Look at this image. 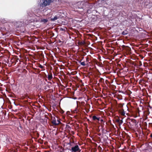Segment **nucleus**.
Here are the masks:
<instances>
[{"mask_svg":"<svg viewBox=\"0 0 152 152\" xmlns=\"http://www.w3.org/2000/svg\"><path fill=\"white\" fill-rule=\"evenodd\" d=\"M72 146L70 151L71 152H80L81 150L80 148L79 145L76 144L75 145L73 146L71 145Z\"/></svg>","mask_w":152,"mask_h":152,"instance_id":"nucleus-1","label":"nucleus"},{"mask_svg":"<svg viewBox=\"0 0 152 152\" xmlns=\"http://www.w3.org/2000/svg\"><path fill=\"white\" fill-rule=\"evenodd\" d=\"M53 0H44L40 4V6L42 7H44L47 5H49L52 2H53Z\"/></svg>","mask_w":152,"mask_h":152,"instance_id":"nucleus-2","label":"nucleus"},{"mask_svg":"<svg viewBox=\"0 0 152 152\" xmlns=\"http://www.w3.org/2000/svg\"><path fill=\"white\" fill-rule=\"evenodd\" d=\"M130 121L129 123L130 125L134 126L136 125V121L135 119H131L130 120Z\"/></svg>","mask_w":152,"mask_h":152,"instance_id":"nucleus-3","label":"nucleus"},{"mask_svg":"<svg viewBox=\"0 0 152 152\" xmlns=\"http://www.w3.org/2000/svg\"><path fill=\"white\" fill-rule=\"evenodd\" d=\"M23 23L22 22H17L15 24V25L16 27L18 28H21V27L22 28L23 27Z\"/></svg>","mask_w":152,"mask_h":152,"instance_id":"nucleus-4","label":"nucleus"},{"mask_svg":"<svg viewBox=\"0 0 152 152\" xmlns=\"http://www.w3.org/2000/svg\"><path fill=\"white\" fill-rule=\"evenodd\" d=\"M118 112L121 115L123 116L125 115V113L126 112L124 111V109L122 108L119 109L118 110Z\"/></svg>","mask_w":152,"mask_h":152,"instance_id":"nucleus-5","label":"nucleus"},{"mask_svg":"<svg viewBox=\"0 0 152 152\" xmlns=\"http://www.w3.org/2000/svg\"><path fill=\"white\" fill-rule=\"evenodd\" d=\"M51 123L53 124L54 126H57L58 125V123H57L56 121V120L55 117L52 118Z\"/></svg>","mask_w":152,"mask_h":152,"instance_id":"nucleus-6","label":"nucleus"},{"mask_svg":"<svg viewBox=\"0 0 152 152\" xmlns=\"http://www.w3.org/2000/svg\"><path fill=\"white\" fill-rule=\"evenodd\" d=\"M123 118H119L118 119H116V122H117L120 125L122 124L123 123V121H122Z\"/></svg>","mask_w":152,"mask_h":152,"instance_id":"nucleus-7","label":"nucleus"},{"mask_svg":"<svg viewBox=\"0 0 152 152\" xmlns=\"http://www.w3.org/2000/svg\"><path fill=\"white\" fill-rule=\"evenodd\" d=\"M78 9H80L81 10L80 11L81 12H83V13H85V12H87V13H88V11H89L88 10H84L83 9L84 8L83 7H82V6H81L80 7H79V6H78Z\"/></svg>","mask_w":152,"mask_h":152,"instance_id":"nucleus-8","label":"nucleus"},{"mask_svg":"<svg viewBox=\"0 0 152 152\" xmlns=\"http://www.w3.org/2000/svg\"><path fill=\"white\" fill-rule=\"evenodd\" d=\"M100 118L99 117H96V116L94 115L92 117V119L93 120L96 121L97 120L98 121H100Z\"/></svg>","mask_w":152,"mask_h":152,"instance_id":"nucleus-9","label":"nucleus"},{"mask_svg":"<svg viewBox=\"0 0 152 152\" xmlns=\"http://www.w3.org/2000/svg\"><path fill=\"white\" fill-rule=\"evenodd\" d=\"M31 83L30 81L29 82H25L24 83L25 86H26L28 88H29L30 87L29 86L31 84Z\"/></svg>","mask_w":152,"mask_h":152,"instance_id":"nucleus-10","label":"nucleus"},{"mask_svg":"<svg viewBox=\"0 0 152 152\" xmlns=\"http://www.w3.org/2000/svg\"><path fill=\"white\" fill-rule=\"evenodd\" d=\"M59 18V16L58 15H56L53 18H51V21H54L57 20L58 18Z\"/></svg>","mask_w":152,"mask_h":152,"instance_id":"nucleus-11","label":"nucleus"},{"mask_svg":"<svg viewBox=\"0 0 152 152\" xmlns=\"http://www.w3.org/2000/svg\"><path fill=\"white\" fill-rule=\"evenodd\" d=\"M53 78L52 77V74L51 73H50L48 75V79L50 81Z\"/></svg>","mask_w":152,"mask_h":152,"instance_id":"nucleus-12","label":"nucleus"},{"mask_svg":"<svg viewBox=\"0 0 152 152\" xmlns=\"http://www.w3.org/2000/svg\"><path fill=\"white\" fill-rule=\"evenodd\" d=\"M128 31L127 30L124 31L122 32L121 34L123 35H126L128 34Z\"/></svg>","mask_w":152,"mask_h":152,"instance_id":"nucleus-13","label":"nucleus"},{"mask_svg":"<svg viewBox=\"0 0 152 152\" xmlns=\"http://www.w3.org/2000/svg\"><path fill=\"white\" fill-rule=\"evenodd\" d=\"M80 63L83 66H85L86 65H88V63H87L86 64L85 63V62L84 61L81 62V61H80Z\"/></svg>","mask_w":152,"mask_h":152,"instance_id":"nucleus-14","label":"nucleus"},{"mask_svg":"<svg viewBox=\"0 0 152 152\" xmlns=\"http://www.w3.org/2000/svg\"><path fill=\"white\" fill-rule=\"evenodd\" d=\"M0 21L1 22L3 23H5L7 22V21L5 20V19H1L0 20Z\"/></svg>","mask_w":152,"mask_h":152,"instance_id":"nucleus-15","label":"nucleus"},{"mask_svg":"<svg viewBox=\"0 0 152 152\" xmlns=\"http://www.w3.org/2000/svg\"><path fill=\"white\" fill-rule=\"evenodd\" d=\"M48 21L47 19H44L41 20V21L44 23H47Z\"/></svg>","mask_w":152,"mask_h":152,"instance_id":"nucleus-16","label":"nucleus"},{"mask_svg":"<svg viewBox=\"0 0 152 152\" xmlns=\"http://www.w3.org/2000/svg\"><path fill=\"white\" fill-rule=\"evenodd\" d=\"M99 82L101 83H103L104 82V79L102 78H100L99 80Z\"/></svg>","mask_w":152,"mask_h":152,"instance_id":"nucleus-17","label":"nucleus"},{"mask_svg":"<svg viewBox=\"0 0 152 152\" xmlns=\"http://www.w3.org/2000/svg\"><path fill=\"white\" fill-rule=\"evenodd\" d=\"M60 30L61 31H64L65 30V28L64 27V28H60Z\"/></svg>","mask_w":152,"mask_h":152,"instance_id":"nucleus-18","label":"nucleus"},{"mask_svg":"<svg viewBox=\"0 0 152 152\" xmlns=\"http://www.w3.org/2000/svg\"><path fill=\"white\" fill-rule=\"evenodd\" d=\"M101 122V123H102V124H103L104 123V120L102 119H100V121Z\"/></svg>","mask_w":152,"mask_h":152,"instance_id":"nucleus-19","label":"nucleus"},{"mask_svg":"<svg viewBox=\"0 0 152 152\" xmlns=\"http://www.w3.org/2000/svg\"><path fill=\"white\" fill-rule=\"evenodd\" d=\"M139 66H140L142 65V62H141V61H139Z\"/></svg>","mask_w":152,"mask_h":152,"instance_id":"nucleus-20","label":"nucleus"},{"mask_svg":"<svg viewBox=\"0 0 152 152\" xmlns=\"http://www.w3.org/2000/svg\"><path fill=\"white\" fill-rule=\"evenodd\" d=\"M66 127L67 128L71 129V127L69 125H66Z\"/></svg>","mask_w":152,"mask_h":152,"instance_id":"nucleus-21","label":"nucleus"},{"mask_svg":"<svg viewBox=\"0 0 152 152\" xmlns=\"http://www.w3.org/2000/svg\"><path fill=\"white\" fill-rule=\"evenodd\" d=\"M39 67L41 68H42V69L44 67V66L42 65H41V64H40L39 66Z\"/></svg>","mask_w":152,"mask_h":152,"instance_id":"nucleus-22","label":"nucleus"},{"mask_svg":"<svg viewBox=\"0 0 152 152\" xmlns=\"http://www.w3.org/2000/svg\"><path fill=\"white\" fill-rule=\"evenodd\" d=\"M60 112L61 113V114H63L64 113V111L63 110H61L60 111Z\"/></svg>","mask_w":152,"mask_h":152,"instance_id":"nucleus-23","label":"nucleus"},{"mask_svg":"<svg viewBox=\"0 0 152 152\" xmlns=\"http://www.w3.org/2000/svg\"><path fill=\"white\" fill-rule=\"evenodd\" d=\"M57 122V123H58V124L60 123H61V122L60 121V120H57V121H56Z\"/></svg>","mask_w":152,"mask_h":152,"instance_id":"nucleus-24","label":"nucleus"},{"mask_svg":"<svg viewBox=\"0 0 152 152\" xmlns=\"http://www.w3.org/2000/svg\"><path fill=\"white\" fill-rule=\"evenodd\" d=\"M125 107V109H126V110H128V107H127V105H126V106Z\"/></svg>","mask_w":152,"mask_h":152,"instance_id":"nucleus-25","label":"nucleus"},{"mask_svg":"<svg viewBox=\"0 0 152 152\" xmlns=\"http://www.w3.org/2000/svg\"><path fill=\"white\" fill-rule=\"evenodd\" d=\"M86 61L87 62H89V58L88 57H87L86 58Z\"/></svg>","mask_w":152,"mask_h":152,"instance_id":"nucleus-26","label":"nucleus"},{"mask_svg":"<svg viewBox=\"0 0 152 152\" xmlns=\"http://www.w3.org/2000/svg\"><path fill=\"white\" fill-rule=\"evenodd\" d=\"M37 137H38L39 136V134L38 132H37Z\"/></svg>","mask_w":152,"mask_h":152,"instance_id":"nucleus-27","label":"nucleus"},{"mask_svg":"<svg viewBox=\"0 0 152 152\" xmlns=\"http://www.w3.org/2000/svg\"><path fill=\"white\" fill-rule=\"evenodd\" d=\"M82 4V5L83 4V3H78L77 4V5H81V4Z\"/></svg>","mask_w":152,"mask_h":152,"instance_id":"nucleus-28","label":"nucleus"},{"mask_svg":"<svg viewBox=\"0 0 152 152\" xmlns=\"http://www.w3.org/2000/svg\"><path fill=\"white\" fill-rule=\"evenodd\" d=\"M64 148H63L62 149V151H61L60 152H64Z\"/></svg>","mask_w":152,"mask_h":152,"instance_id":"nucleus-29","label":"nucleus"},{"mask_svg":"<svg viewBox=\"0 0 152 152\" xmlns=\"http://www.w3.org/2000/svg\"><path fill=\"white\" fill-rule=\"evenodd\" d=\"M150 137L152 138V133L150 134Z\"/></svg>","mask_w":152,"mask_h":152,"instance_id":"nucleus-30","label":"nucleus"},{"mask_svg":"<svg viewBox=\"0 0 152 152\" xmlns=\"http://www.w3.org/2000/svg\"><path fill=\"white\" fill-rule=\"evenodd\" d=\"M123 105H122V104L120 106V107H121V108H122V107H123Z\"/></svg>","mask_w":152,"mask_h":152,"instance_id":"nucleus-31","label":"nucleus"},{"mask_svg":"<svg viewBox=\"0 0 152 152\" xmlns=\"http://www.w3.org/2000/svg\"><path fill=\"white\" fill-rule=\"evenodd\" d=\"M118 99H119V98H118Z\"/></svg>","mask_w":152,"mask_h":152,"instance_id":"nucleus-32","label":"nucleus"}]
</instances>
